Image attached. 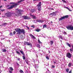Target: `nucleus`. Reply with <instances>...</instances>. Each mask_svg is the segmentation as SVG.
<instances>
[{
	"label": "nucleus",
	"instance_id": "1",
	"mask_svg": "<svg viewBox=\"0 0 73 73\" xmlns=\"http://www.w3.org/2000/svg\"><path fill=\"white\" fill-rule=\"evenodd\" d=\"M16 11L17 13H12L10 12H7L6 13V15L7 17H11L12 15H14V16H19L21 15V12H22L23 11L21 10V9H16Z\"/></svg>",
	"mask_w": 73,
	"mask_h": 73
},
{
	"label": "nucleus",
	"instance_id": "2",
	"mask_svg": "<svg viewBox=\"0 0 73 73\" xmlns=\"http://www.w3.org/2000/svg\"><path fill=\"white\" fill-rule=\"evenodd\" d=\"M15 31L17 32V35H21V33H22L24 35L25 33V31L24 29H21L20 28H17L15 29Z\"/></svg>",
	"mask_w": 73,
	"mask_h": 73
},
{
	"label": "nucleus",
	"instance_id": "3",
	"mask_svg": "<svg viewBox=\"0 0 73 73\" xmlns=\"http://www.w3.org/2000/svg\"><path fill=\"white\" fill-rule=\"evenodd\" d=\"M24 0H21L18 2V3H15L14 5H7V7L9 8V9H12V8H13L15 5H19V3H21V2H22V1H24Z\"/></svg>",
	"mask_w": 73,
	"mask_h": 73
},
{
	"label": "nucleus",
	"instance_id": "4",
	"mask_svg": "<svg viewBox=\"0 0 73 73\" xmlns=\"http://www.w3.org/2000/svg\"><path fill=\"white\" fill-rule=\"evenodd\" d=\"M41 2H40L37 5V6L38 7V10L39 11H41Z\"/></svg>",
	"mask_w": 73,
	"mask_h": 73
},
{
	"label": "nucleus",
	"instance_id": "5",
	"mask_svg": "<svg viewBox=\"0 0 73 73\" xmlns=\"http://www.w3.org/2000/svg\"><path fill=\"white\" fill-rule=\"evenodd\" d=\"M68 17V15H66L64 16H63L60 18H59L58 19L59 21H61V20H63V19H67Z\"/></svg>",
	"mask_w": 73,
	"mask_h": 73
},
{
	"label": "nucleus",
	"instance_id": "6",
	"mask_svg": "<svg viewBox=\"0 0 73 73\" xmlns=\"http://www.w3.org/2000/svg\"><path fill=\"white\" fill-rule=\"evenodd\" d=\"M66 28L69 30H71V31L73 30V27L71 25H69L66 27Z\"/></svg>",
	"mask_w": 73,
	"mask_h": 73
},
{
	"label": "nucleus",
	"instance_id": "7",
	"mask_svg": "<svg viewBox=\"0 0 73 73\" xmlns=\"http://www.w3.org/2000/svg\"><path fill=\"white\" fill-rule=\"evenodd\" d=\"M23 17L24 19H25V20H27V19L29 20V19H31L30 17H27L26 16H23Z\"/></svg>",
	"mask_w": 73,
	"mask_h": 73
},
{
	"label": "nucleus",
	"instance_id": "8",
	"mask_svg": "<svg viewBox=\"0 0 73 73\" xmlns=\"http://www.w3.org/2000/svg\"><path fill=\"white\" fill-rule=\"evenodd\" d=\"M66 56L68 57V58H71V57H72L71 54H70L69 52L66 54Z\"/></svg>",
	"mask_w": 73,
	"mask_h": 73
},
{
	"label": "nucleus",
	"instance_id": "9",
	"mask_svg": "<svg viewBox=\"0 0 73 73\" xmlns=\"http://www.w3.org/2000/svg\"><path fill=\"white\" fill-rule=\"evenodd\" d=\"M56 14L57 12H55L50 13V15H52V16H56Z\"/></svg>",
	"mask_w": 73,
	"mask_h": 73
},
{
	"label": "nucleus",
	"instance_id": "10",
	"mask_svg": "<svg viewBox=\"0 0 73 73\" xmlns=\"http://www.w3.org/2000/svg\"><path fill=\"white\" fill-rule=\"evenodd\" d=\"M24 44L25 45H31V43L25 42H24Z\"/></svg>",
	"mask_w": 73,
	"mask_h": 73
},
{
	"label": "nucleus",
	"instance_id": "11",
	"mask_svg": "<svg viewBox=\"0 0 73 73\" xmlns=\"http://www.w3.org/2000/svg\"><path fill=\"white\" fill-rule=\"evenodd\" d=\"M64 8H66V9H68V10H69V11H70V12H72V10L70 9H69V8L67 7L64 6Z\"/></svg>",
	"mask_w": 73,
	"mask_h": 73
},
{
	"label": "nucleus",
	"instance_id": "12",
	"mask_svg": "<svg viewBox=\"0 0 73 73\" xmlns=\"http://www.w3.org/2000/svg\"><path fill=\"white\" fill-rule=\"evenodd\" d=\"M37 22L39 23H42L44 22V21L42 20H37Z\"/></svg>",
	"mask_w": 73,
	"mask_h": 73
},
{
	"label": "nucleus",
	"instance_id": "13",
	"mask_svg": "<svg viewBox=\"0 0 73 73\" xmlns=\"http://www.w3.org/2000/svg\"><path fill=\"white\" fill-rule=\"evenodd\" d=\"M41 31V30L39 29H37L35 30V31H36V32H40Z\"/></svg>",
	"mask_w": 73,
	"mask_h": 73
},
{
	"label": "nucleus",
	"instance_id": "14",
	"mask_svg": "<svg viewBox=\"0 0 73 73\" xmlns=\"http://www.w3.org/2000/svg\"><path fill=\"white\" fill-rule=\"evenodd\" d=\"M25 61L26 63V64H29V61H28V59H26L25 60Z\"/></svg>",
	"mask_w": 73,
	"mask_h": 73
},
{
	"label": "nucleus",
	"instance_id": "15",
	"mask_svg": "<svg viewBox=\"0 0 73 73\" xmlns=\"http://www.w3.org/2000/svg\"><path fill=\"white\" fill-rule=\"evenodd\" d=\"M72 62H70L69 63L68 65V66L69 67H71V65H72Z\"/></svg>",
	"mask_w": 73,
	"mask_h": 73
},
{
	"label": "nucleus",
	"instance_id": "16",
	"mask_svg": "<svg viewBox=\"0 0 73 73\" xmlns=\"http://www.w3.org/2000/svg\"><path fill=\"white\" fill-rule=\"evenodd\" d=\"M31 16H33V18L34 19H36V17L34 16V15H30Z\"/></svg>",
	"mask_w": 73,
	"mask_h": 73
},
{
	"label": "nucleus",
	"instance_id": "17",
	"mask_svg": "<svg viewBox=\"0 0 73 73\" xmlns=\"http://www.w3.org/2000/svg\"><path fill=\"white\" fill-rule=\"evenodd\" d=\"M66 72L67 73H68V72H69V68H66Z\"/></svg>",
	"mask_w": 73,
	"mask_h": 73
},
{
	"label": "nucleus",
	"instance_id": "18",
	"mask_svg": "<svg viewBox=\"0 0 73 73\" xmlns=\"http://www.w3.org/2000/svg\"><path fill=\"white\" fill-rule=\"evenodd\" d=\"M2 52H5L7 51V50H6V49H2Z\"/></svg>",
	"mask_w": 73,
	"mask_h": 73
},
{
	"label": "nucleus",
	"instance_id": "19",
	"mask_svg": "<svg viewBox=\"0 0 73 73\" xmlns=\"http://www.w3.org/2000/svg\"><path fill=\"white\" fill-rule=\"evenodd\" d=\"M50 44H51V45H53V41H52L51 40L50 41Z\"/></svg>",
	"mask_w": 73,
	"mask_h": 73
},
{
	"label": "nucleus",
	"instance_id": "20",
	"mask_svg": "<svg viewBox=\"0 0 73 73\" xmlns=\"http://www.w3.org/2000/svg\"><path fill=\"white\" fill-rule=\"evenodd\" d=\"M20 52H21V54H22L24 55V52H23V51L21 50H20Z\"/></svg>",
	"mask_w": 73,
	"mask_h": 73
},
{
	"label": "nucleus",
	"instance_id": "21",
	"mask_svg": "<svg viewBox=\"0 0 73 73\" xmlns=\"http://www.w3.org/2000/svg\"><path fill=\"white\" fill-rule=\"evenodd\" d=\"M67 45L69 46V47H71V46L70 44H69L68 43H67Z\"/></svg>",
	"mask_w": 73,
	"mask_h": 73
},
{
	"label": "nucleus",
	"instance_id": "22",
	"mask_svg": "<svg viewBox=\"0 0 73 73\" xmlns=\"http://www.w3.org/2000/svg\"><path fill=\"white\" fill-rule=\"evenodd\" d=\"M3 25H7V23H3Z\"/></svg>",
	"mask_w": 73,
	"mask_h": 73
},
{
	"label": "nucleus",
	"instance_id": "23",
	"mask_svg": "<svg viewBox=\"0 0 73 73\" xmlns=\"http://www.w3.org/2000/svg\"><path fill=\"white\" fill-rule=\"evenodd\" d=\"M43 28H46V25H44L43 26Z\"/></svg>",
	"mask_w": 73,
	"mask_h": 73
},
{
	"label": "nucleus",
	"instance_id": "24",
	"mask_svg": "<svg viewBox=\"0 0 73 73\" xmlns=\"http://www.w3.org/2000/svg\"><path fill=\"white\" fill-rule=\"evenodd\" d=\"M35 11H36V10L35 9H32L31 10V12H35Z\"/></svg>",
	"mask_w": 73,
	"mask_h": 73
},
{
	"label": "nucleus",
	"instance_id": "25",
	"mask_svg": "<svg viewBox=\"0 0 73 73\" xmlns=\"http://www.w3.org/2000/svg\"><path fill=\"white\" fill-rule=\"evenodd\" d=\"M36 46L39 48H40V44H37Z\"/></svg>",
	"mask_w": 73,
	"mask_h": 73
},
{
	"label": "nucleus",
	"instance_id": "26",
	"mask_svg": "<svg viewBox=\"0 0 73 73\" xmlns=\"http://www.w3.org/2000/svg\"><path fill=\"white\" fill-rule=\"evenodd\" d=\"M59 37L60 38H61L62 40H63V38H62V36H59Z\"/></svg>",
	"mask_w": 73,
	"mask_h": 73
},
{
	"label": "nucleus",
	"instance_id": "27",
	"mask_svg": "<svg viewBox=\"0 0 73 73\" xmlns=\"http://www.w3.org/2000/svg\"><path fill=\"white\" fill-rule=\"evenodd\" d=\"M10 69L11 71H13V69L12 67H10Z\"/></svg>",
	"mask_w": 73,
	"mask_h": 73
},
{
	"label": "nucleus",
	"instance_id": "28",
	"mask_svg": "<svg viewBox=\"0 0 73 73\" xmlns=\"http://www.w3.org/2000/svg\"><path fill=\"white\" fill-rule=\"evenodd\" d=\"M38 42L39 44H42V42L40 41L39 39L38 40Z\"/></svg>",
	"mask_w": 73,
	"mask_h": 73
},
{
	"label": "nucleus",
	"instance_id": "29",
	"mask_svg": "<svg viewBox=\"0 0 73 73\" xmlns=\"http://www.w3.org/2000/svg\"><path fill=\"white\" fill-rule=\"evenodd\" d=\"M30 36V37H31L32 38V37H33V35H32L31 34H30L29 35Z\"/></svg>",
	"mask_w": 73,
	"mask_h": 73
},
{
	"label": "nucleus",
	"instance_id": "30",
	"mask_svg": "<svg viewBox=\"0 0 73 73\" xmlns=\"http://www.w3.org/2000/svg\"><path fill=\"white\" fill-rule=\"evenodd\" d=\"M9 35H10V36H13V35L12 34V32H11L10 33Z\"/></svg>",
	"mask_w": 73,
	"mask_h": 73
},
{
	"label": "nucleus",
	"instance_id": "31",
	"mask_svg": "<svg viewBox=\"0 0 73 73\" xmlns=\"http://www.w3.org/2000/svg\"><path fill=\"white\" fill-rule=\"evenodd\" d=\"M19 72L21 73H23V71L22 70H20L19 71Z\"/></svg>",
	"mask_w": 73,
	"mask_h": 73
},
{
	"label": "nucleus",
	"instance_id": "32",
	"mask_svg": "<svg viewBox=\"0 0 73 73\" xmlns=\"http://www.w3.org/2000/svg\"><path fill=\"white\" fill-rule=\"evenodd\" d=\"M32 38L34 39H35V38H36L35 37V36L33 35V37H32Z\"/></svg>",
	"mask_w": 73,
	"mask_h": 73
},
{
	"label": "nucleus",
	"instance_id": "33",
	"mask_svg": "<svg viewBox=\"0 0 73 73\" xmlns=\"http://www.w3.org/2000/svg\"><path fill=\"white\" fill-rule=\"evenodd\" d=\"M31 27H32L33 28H35V26L34 25H32L31 26Z\"/></svg>",
	"mask_w": 73,
	"mask_h": 73
},
{
	"label": "nucleus",
	"instance_id": "34",
	"mask_svg": "<svg viewBox=\"0 0 73 73\" xmlns=\"http://www.w3.org/2000/svg\"><path fill=\"white\" fill-rule=\"evenodd\" d=\"M16 53H17L19 54H20V52L19 51H16Z\"/></svg>",
	"mask_w": 73,
	"mask_h": 73
},
{
	"label": "nucleus",
	"instance_id": "35",
	"mask_svg": "<svg viewBox=\"0 0 73 73\" xmlns=\"http://www.w3.org/2000/svg\"><path fill=\"white\" fill-rule=\"evenodd\" d=\"M46 59H47V60H49V58L48 56H46Z\"/></svg>",
	"mask_w": 73,
	"mask_h": 73
},
{
	"label": "nucleus",
	"instance_id": "36",
	"mask_svg": "<svg viewBox=\"0 0 73 73\" xmlns=\"http://www.w3.org/2000/svg\"><path fill=\"white\" fill-rule=\"evenodd\" d=\"M23 60H25V56H23Z\"/></svg>",
	"mask_w": 73,
	"mask_h": 73
},
{
	"label": "nucleus",
	"instance_id": "37",
	"mask_svg": "<svg viewBox=\"0 0 73 73\" xmlns=\"http://www.w3.org/2000/svg\"><path fill=\"white\" fill-rule=\"evenodd\" d=\"M55 66H54V65H52V68H55Z\"/></svg>",
	"mask_w": 73,
	"mask_h": 73
},
{
	"label": "nucleus",
	"instance_id": "38",
	"mask_svg": "<svg viewBox=\"0 0 73 73\" xmlns=\"http://www.w3.org/2000/svg\"><path fill=\"white\" fill-rule=\"evenodd\" d=\"M63 34L64 35H66V33L65 32H64Z\"/></svg>",
	"mask_w": 73,
	"mask_h": 73
},
{
	"label": "nucleus",
	"instance_id": "39",
	"mask_svg": "<svg viewBox=\"0 0 73 73\" xmlns=\"http://www.w3.org/2000/svg\"><path fill=\"white\" fill-rule=\"evenodd\" d=\"M5 10H1V12H3V11H4Z\"/></svg>",
	"mask_w": 73,
	"mask_h": 73
},
{
	"label": "nucleus",
	"instance_id": "40",
	"mask_svg": "<svg viewBox=\"0 0 73 73\" xmlns=\"http://www.w3.org/2000/svg\"><path fill=\"white\" fill-rule=\"evenodd\" d=\"M13 33L14 35H15V34H16V32L14 31L13 32Z\"/></svg>",
	"mask_w": 73,
	"mask_h": 73
},
{
	"label": "nucleus",
	"instance_id": "41",
	"mask_svg": "<svg viewBox=\"0 0 73 73\" xmlns=\"http://www.w3.org/2000/svg\"><path fill=\"white\" fill-rule=\"evenodd\" d=\"M17 60H18V61H20V58H18L17 59Z\"/></svg>",
	"mask_w": 73,
	"mask_h": 73
},
{
	"label": "nucleus",
	"instance_id": "42",
	"mask_svg": "<svg viewBox=\"0 0 73 73\" xmlns=\"http://www.w3.org/2000/svg\"><path fill=\"white\" fill-rule=\"evenodd\" d=\"M46 64H47V65H46V66H49V63H46Z\"/></svg>",
	"mask_w": 73,
	"mask_h": 73
},
{
	"label": "nucleus",
	"instance_id": "43",
	"mask_svg": "<svg viewBox=\"0 0 73 73\" xmlns=\"http://www.w3.org/2000/svg\"><path fill=\"white\" fill-rule=\"evenodd\" d=\"M41 0H33V1H40Z\"/></svg>",
	"mask_w": 73,
	"mask_h": 73
},
{
	"label": "nucleus",
	"instance_id": "44",
	"mask_svg": "<svg viewBox=\"0 0 73 73\" xmlns=\"http://www.w3.org/2000/svg\"><path fill=\"white\" fill-rule=\"evenodd\" d=\"M9 73H12V72L10 70H9Z\"/></svg>",
	"mask_w": 73,
	"mask_h": 73
},
{
	"label": "nucleus",
	"instance_id": "45",
	"mask_svg": "<svg viewBox=\"0 0 73 73\" xmlns=\"http://www.w3.org/2000/svg\"><path fill=\"white\" fill-rule=\"evenodd\" d=\"M68 73H72V71L70 70V71Z\"/></svg>",
	"mask_w": 73,
	"mask_h": 73
},
{
	"label": "nucleus",
	"instance_id": "46",
	"mask_svg": "<svg viewBox=\"0 0 73 73\" xmlns=\"http://www.w3.org/2000/svg\"><path fill=\"white\" fill-rule=\"evenodd\" d=\"M63 2H64V3H66V1H65V0Z\"/></svg>",
	"mask_w": 73,
	"mask_h": 73
},
{
	"label": "nucleus",
	"instance_id": "47",
	"mask_svg": "<svg viewBox=\"0 0 73 73\" xmlns=\"http://www.w3.org/2000/svg\"><path fill=\"white\" fill-rule=\"evenodd\" d=\"M53 62H54V64H56V62H55V61H54Z\"/></svg>",
	"mask_w": 73,
	"mask_h": 73
},
{
	"label": "nucleus",
	"instance_id": "48",
	"mask_svg": "<svg viewBox=\"0 0 73 73\" xmlns=\"http://www.w3.org/2000/svg\"><path fill=\"white\" fill-rule=\"evenodd\" d=\"M70 51H73V50H72V48H71V49H70Z\"/></svg>",
	"mask_w": 73,
	"mask_h": 73
},
{
	"label": "nucleus",
	"instance_id": "49",
	"mask_svg": "<svg viewBox=\"0 0 73 73\" xmlns=\"http://www.w3.org/2000/svg\"><path fill=\"white\" fill-rule=\"evenodd\" d=\"M2 6H0V8H2Z\"/></svg>",
	"mask_w": 73,
	"mask_h": 73
},
{
	"label": "nucleus",
	"instance_id": "50",
	"mask_svg": "<svg viewBox=\"0 0 73 73\" xmlns=\"http://www.w3.org/2000/svg\"><path fill=\"white\" fill-rule=\"evenodd\" d=\"M10 4H13L14 3H13L12 2L11 3H10Z\"/></svg>",
	"mask_w": 73,
	"mask_h": 73
},
{
	"label": "nucleus",
	"instance_id": "51",
	"mask_svg": "<svg viewBox=\"0 0 73 73\" xmlns=\"http://www.w3.org/2000/svg\"><path fill=\"white\" fill-rule=\"evenodd\" d=\"M33 62H35V59H33Z\"/></svg>",
	"mask_w": 73,
	"mask_h": 73
},
{
	"label": "nucleus",
	"instance_id": "52",
	"mask_svg": "<svg viewBox=\"0 0 73 73\" xmlns=\"http://www.w3.org/2000/svg\"><path fill=\"white\" fill-rule=\"evenodd\" d=\"M17 65L18 66H19V64H18V63H17Z\"/></svg>",
	"mask_w": 73,
	"mask_h": 73
},
{
	"label": "nucleus",
	"instance_id": "53",
	"mask_svg": "<svg viewBox=\"0 0 73 73\" xmlns=\"http://www.w3.org/2000/svg\"><path fill=\"white\" fill-rule=\"evenodd\" d=\"M34 22L35 23H36V22H35V21H34Z\"/></svg>",
	"mask_w": 73,
	"mask_h": 73
},
{
	"label": "nucleus",
	"instance_id": "54",
	"mask_svg": "<svg viewBox=\"0 0 73 73\" xmlns=\"http://www.w3.org/2000/svg\"><path fill=\"white\" fill-rule=\"evenodd\" d=\"M27 28L28 29H29V28L28 27H27Z\"/></svg>",
	"mask_w": 73,
	"mask_h": 73
},
{
	"label": "nucleus",
	"instance_id": "55",
	"mask_svg": "<svg viewBox=\"0 0 73 73\" xmlns=\"http://www.w3.org/2000/svg\"><path fill=\"white\" fill-rule=\"evenodd\" d=\"M50 23H52H52H53V22H52V21H51L50 22Z\"/></svg>",
	"mask_w": 73,
	"mask_h": 73
},
{
	"label": "nucleus",
	"instance_id": "56",
	"mask_svg": "<svg viewBox=\"0 0 73 73\" xmlns=\"http://www.w3.org/2000/svg\"><path fill=\"white\" fill-rule=\"evenodd\" d=\"M62 1H63V2H64V0H62Z\"/></svg>",
	"mask_w": 73,
	"mask_h": 73
},
{
	"label": "nucleus",
	"instance_id": "57",
	"mask_svg": "<svg viewBox=\"0 0 73 73\" xmlns=\"http://www.w3.org/2000/svg\"><path fill=\"white\" fill-rule=\"evenodd\" d=\"M52 9V10H54V9Z\"/></svg>",
	"mask_w": 73,
	"mask_h": 73
},
{
	"label": "nucleus",
	"instance_id": "58",
	"mask_svg": "<svg viewBox=\"0 0 73 73\" xmlns=\"http://www.w3.org/2000/svg\"><path fill=\"white\" fill-rule=\"evenodd\" d=\"M48 52H49V53H50V51H49Z\"/></svg>",
	"mask_w": 73,
	"mask_h": 73
},
{
	"label": "nucleus",
	"instance_id": "59",
	"mask_svg": "<svg viewBox=\"0 0 73 73\" xmlns=\"http://www.w3.org/2000/svg\"><path fill=\"white\" fill-rule=\"evenodd\" d=\"M60 41L62 42V40H60Z\"/></svg>",
	"mask_w": 73,
	"mask_h": 73
},
{
	"label": "nucleus",
	"instance_id": "60",
	"mask_svg": "<svg viewBox=\"0 0 73 73\" xmlns=\"http://www.w3.org/2000/svg\"><path fill=\"white\" fill-rule=\"evenodd\" d=\"M4 1H7V0H4Z\"/></svg>",
	"mask_w": 73,
	"mask_h": 73
},
{
	"label": "nucleus",
	"instance_id": "61",
	"mask_svg": "<svg viewBox=\"0 0 73 73\" xmlns=\"http://www.w3.org/2000/svg\"><path fill=\"white\" fill-rule=\"evenodd\" d=\"M63 39H65V38H63Z\"/></svg>",
	"mask_w": 73,
	"mask_h": 73
},
{
	"label": "nucleus",
	"instance_id": "62",
	"mask_svg": "<svg viewBox=\"0 0 73 73\" xmlns=\"http://www.w3.org/2000/svg\"><path fill=\"white\" fill-rule=\"evenodd\" d=\"M37 56V57H38V56Z\"/></svg>",
	"mask_w": 73,
	"mask_h": 73
},
{
	"label": "nucleus",
	"instance_id": "63",
	"mask_svg": "<svg viewBox=\"0 0 73 73\" xmlns=\"http://www.w3.org/2000/svg\"><path fill=\"white\" fill-rule=\"evenodd\" d=\"M72 34H73V32L72 33Z\"/></svg>",
	"mask_w": 73,
	"mask_h": 73
},
{
	"label": "nucleus",
	"instance_id": "64",
	"mask_svg": "<svg viewBox=\"0 0 73 73\" xmlns=\"http://www.w3.org/2000/svg\"><path fill=\"white\" fill-rule=\"evenodd\" d=\"M0 73H1V72H0Z\"/></svg>",
	"mask_w": 73,
	"mask_h": 73
}]
</instances>
